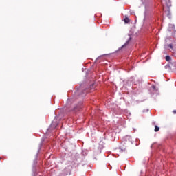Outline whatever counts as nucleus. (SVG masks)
<instances>
[{"label": "nucleus", "instance_id": "nucleus-1", "mask_svg": "<svg viewBox=\"0 0 176 176\" xmlns=\"http://www.w3.org/2000/svg\"><path fill=\"white\" fill-rule=\"evenodd\" d=\"M82 109V103L78 104L73 108V112H78V111H80Z\"/></svg>", "mask_w": 176, "mask_h": 176}, {"label": "nucleus", "instance_id": "nucleus-2", "mask_svg": "<svg viewBox=\"0 0 176 176\" xmlns=\"http://www.w3.org/2000/svg\"><path fill=\"white\" fill-rule=\"evenodd\" d=\"M57 126H58V122H57V120H54L51 124V127L56 129Z\"/></svg>", "mask_w": 176, "mask_h": 176}, {"label": "nucleus", "instance_id": "nucleus-3", "mask_svg": "<svg viewBox=\"0 0 176 176\" xmlns=\"http://www.w3.org/2000/svg\"><path fill=\"white\" fill-rule=\"evenodd\" d=\"M131 40V37L129 38V40H128L125 44H124L122 47L121 49H124V47H126L127 45H129V42Z\"/></svg>", "mask_w": 176, "mask_h": 176}, {"label": "nucleus", "instance_id": "nucleus-4", "mask_svg": "<svg viewBox=\"0 0 176 176\" xmlns=\"http://www.w3.org/2000/svg\"><path fill=\"white\" fill-rule=\"evenodd\" d=\"M159 130H160V128L155 125L154 131H155V133H157V131H159Z\"/></svg>", "mask_w": 176, "mask_h": 176}, {"label": "nucleus", "instance_id": "nucleus-5", "mask_svg": "<svg viewBox=\"0 0 176 176\" xmlns=\"http://www.w3.org/2000/svg\"><path fill=\"white\" fill-rule=\"evenodd\" d=\"M124 23H130V19L126 17L125 19H124Z\"/></svg>", "mask_w": 176, "mask_h": 176}, {"label": "nucleus", "instance_id": "nucleus-6", "mask_svg": "<svg viewBox=\"0 0 176 176\" xmlns=\"http://www.w3.org/2000/svg\"><path fill=\"white\" fill-rule=\"evenodd\" d=\"M166 61H170V60H171V56H166Z\"/></svg>", "mask_w": 176, "mask_h": 176}, {"label": "nucleus", "instance_id": "nucleus-7", "mask_svg": "<svg viewBox=\"0 0 176 176\" xmlns=\"http://www.w3.org/2000/svg\"><path fill=\"white\" fill-rule=\"evenodd\" d=\"M168 46V47H170V49H173V44H169Z\"/></svg>", "mask_w": 176, "mask_h": 176}, {"label": "nucleus", "instance_id": "nucleus-8", "mask_svg": "<svg viewBox=\"0 0 176 176\" xmlns=\"http://www.w3.org/2000/svg\"><path fill=\"white\" fill-rule=\"evenodd\" d=\"M152 87H153V89H154V90H155V89H156V87L155 85H153Z\"/></svg>", "mask_w": 176, "mask_h": 176}, {"label": "nucleus", "instance_id": "nucleus-9", "mask_svg": "<svg viewBox=\"0 0 176 176\" xmlns=\"http://www.w3.org/2000/svg\"><path fill=\"white\" fill-rule=\"evenodd\" d=\"M173 113L176 114V110L173 111Z\"/></svg>", "mask_w": 176, "mask_h": 176}]
</instances>
